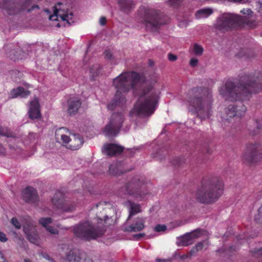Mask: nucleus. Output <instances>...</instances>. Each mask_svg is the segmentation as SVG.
I'll list each match as a JSON object with an SVG mask.
<instances>
[{
    "label": "nucleus",
    "instance_id": "1",
    "mask_svg": "<svg viewBox=\"0 0 262 262\" xmlns=\"http://www.w3.org/2000/svg\"><path fill=\"white\" fill-rule=\"evenodd\" d=\"M157 76L146 80L145 77L136 72H127L120 74L113 80L116 93L113 99L107 105V108L114 110L117 106L124 104L126 99L124 94L133 89L134 94L139 96L138 101L130 112V116H149L158 107L161 97L160 91L156 88Z\"/></svg>",
    "mask_w": 262,
    "mask_h": 262
},
{
    "label": "nucleus",
    "instance_id": "2",
    "mask_svg": "<svg viewBox=\"0 0 262 262\" xmlns=\"http://www.w3.org/2000/svg\"><path fill=\"white\" fill-rule=\"evenodd\" d=\"M262 91V72L243 73L237 81L227 80L219 88L220 94L230 101H243Z\"/></svg>",
    "mask_w": 262,
    "mask_h": 262
},
{
    "label": "nucleus",
    "instance_id": "3",
    "mask_svg": "<svg viewBox=\"0 0 262 262\" xmlns=\"http://www.w3.org/2000/svg\"><path fill=\"white\" fill-rule=\"evenodd\" d=\"M186 102L188 111L201 120L209 119L213 114L212 92L207 88L192 89L187 94Z\"/></svg>",
    "mask_w": 262,
    "mask_h": 262
},
{
    "label": "nucleus",
    "instance_id": "4",
    "mask_svg": "<svg viewBox=\"0 0 262 262\" xmlns=\"http://www.w3.org/2000/svg\"><path fill=\"white\" fill-rule=\"evenodd\" d=\"M97 210L96 221L97 227L89 221L80 222L74 226V229H97L108 228L116 223V210L113 204L110 202H101L96 205Z\"/></svg>",
    "mask_w": 262,
    "mask_h": 262
},
{
    "label": "nucleus",
    "instance_id": "5",
    "mask_svg": "<svg viewBox=\"0 0 262 262\" xmlns=\"http://www.w3.org/2000/svg\"><path fill=\"white\" fill-rule=\"evenodd\" d=\"M224 184L222 180L213 178L202 182L198 188L195 198L200 203L212 204L216 202L222 195Z\"/></svg>",
    "mask_w": 262,
    "mask_h": 262
},
{
    "label": "nucleus",
    "instance_id": "6",
    "mask_svg": "<svg viewBox=\"0 0 262 262\" xmlns=\"http://www.w3.org/2000/svg\"><path fill=\"white\" fill-rule=\"evenodd\" d=\"M120 191L139 201L146 198L149 193L146 189L144 180L139 176L134 177L125 183L121 188Z\"/></svg>",
    "mask_w": 262,
    "mask_h": 262
},
{
    "label": "nucleus",
    "instance_id": "7",
    "mask_svg": "<svg viewBox=\"0 0 262 262\" xmlns=\"http://www.w3.org/2000/svg\"><path fill=\"white\" fill-rule=\"evenodd\" d=\"M251 24L247 16H240L232 13H224L216 19L215 28L222 31H227L236 27H244Z\"/></svg>",
    "mask_w": 262,
    "mask_h": 262
},
{
    "label": "nucleus",
    "instance_id": "8",
    "mask_svg": "<svg viewBox=\"0 0 262 262\" xmlns=\"http://www.w3.org/2000/svg\"><path fill=\"white\" fill-rule=\"evenodd\" d=\"M143 23L147 30L155 32L160 26L166 24L165 15L159 10L146 7L141 8Z\"/></svg>",
    "mask_w": 262,
    "mask_h": 262
},
{
    "label": "nucleus",
    "instance_id": "9",
    "mask_svg": "<svg viewBox=\"0 0 262 262\" xmlns=\"http://www.w3.org/2000/svg\"><path fill=\"white\" fill-rule=\"evenodd\" d=\"M29 5L30 2L28 0L19 2H15L13 0H3L0 3V8L6 10L10 15L16 14L25 10L29 12L35 8H39L38 5H34L30 9Z\"/></svg>",
    "mask_w": 262,
    "mask_h": 262
},
{
    "label": "nucleus",
    "instance_id": "10",
    "mask_svg": "<svg viewBox=\"0 0 262 262\" xmlns=\"http://www.w3.org/2000/svg\"><path fill=\"white\" fill-rule=\"evenodd\" d=\"M124 121L123 113H114L111 116L109 122L103 129L104 134L108 137L116 136L122 126Z\"/></svg>",
    "mask_w": 262,
    "mask_h": 262
},
{
    "label": "nucleus",
    "instance_id": "11",
    "mask_svg": "<svg viewBox=\"0 0 262 262\" xmlns=\"http://www.w3.org/2000/svg\"><path fill=\"white\" fill-rule=\"evenodd\" d=\"M62 4L58 3L54 7V14L49 17L51 20H58L59 18L66 21L69 25L74 23L73 20V14L71 11L68 9L61 8Z\"/></svg>",
    "mask_w": 262,
    "mask_h": 262
},
{
    "label": "nucleus",
    "instance_id": "12",
    "mask_svg": "<svg viewBox=\"0 0 262 262\" xmlns=\"http://www.w3.org/2000/svg\"><path fill=\"white\" fill-rule=\"evenodd\" d=\"M246 110L247 107L241 101L238 102L236 105H229L225 109L226 116L223 117V119L229 121L234 117L240 118L245 114Z\"/></svg>",
    "mask_w": 262,
    "mask_h": 262
},
{
    "label": "nucleus",
    "instance_id": "13",
    "mask_svg": "<svg viewBox=\"0 0 262 262\" xmlns=\"http://www.w3.org/2000/svg\"><path fill=\"white\" fill-rule=\"evenodd\" d=\"M245 159L250 162H256L262 160V145L251 144L247 148Z\"/></svg>",
    "mask_w": 262,
    "mask_h": 262
},
{
    "label": "nucleus",
    "instance_id": "14",
    "mask_svg": "<svg viewBox=\"0 0 262 262\" xmlns=\"http://www.w3.org/2000/svg\"><path fill=\"white\" fill-rule=\"evenodd\" d=\"M52 202L56 208L61 209L63 211L71 212L75 208V205L70 204L64 201L63 194L60 191H57L55 193L52 199Z\"/></svg>",
    "mask_w": 262,
    "mask_h": 262
},
{
    "label": "nucleus",
    "instance_id": "15",
    "mask_svg": "<svg viewBox=\"0 0 262 262\" xmlns=\"http://www.w3.org/2000/svg\"><path fill=\"white\" fill-rule=\"evenodd\" d=\"M104 230H74V233L79 238L90 241L102 236Z\"/></svg>",
    "mask_w": 262,
    "mask_h": 262
},
{
    "label": "nucleus",
    "instance_id": "16",
    "mask_svg": "<svg viewBox=\"0 0 262 262\" xmlns=\"http://www.w3.org/2000/svg\"><path fill=\"white\" fill-rule=\"evenodd\" d=\"M201 230H192L184 235L178 237L177 244L179 246H187L191 245L194 238H198L201 235Z\"/></svg>",
    "mask_w": 262,
    "mask_h": 262
},
{
    "label": "nucleus",
    "instance_id": "17",
    "mask_svg": "<svg viewBox=\"0 0 262 262\" xmlns=\"http://www.w3.org/2000/svg\"><path fill=\"white\" fill-rule=\"evenodd\" d=\"M11 223L17 229H19L21 227H23V229H28L29 228L35 227V223L28 216L21 217L19 219L13 217Z\"/></svg>",
    "mask_w": 262,
    "mask_h": 262
},
{
    "label": "nucleus",
    "instance_id": "18",
    "mask_svg": "<svg viewBox=\"0 0 262 262\" xmlns=\"http://www.w3.org/2000/svg\"><path fill=\"white\" fill-rule=\"evenodd\" d=\"M6 55L11 60L16 61L21 59L25 56V53L21 51L18 46L12 44L8 45L5 47Z\"/></svg>",
    "mask_w": 262,
    "mask_h": 262
},
{
    "label": "nucleus",
    "instance_id": "19",
    "mask_svg": "<svg viewBox=\"0 0 262 262\" xmlns=\"http://www.w3.org/2000/svg\"><path fill=\"white\" fill-rule=\"evenodd\" d=\"M83 257V252L79 250L72 248L65 253L62 257V262H80Z\"/></svg>",
    "mask_w": 262,
    "mask_h": 262
},
{
    "label": "nucleus",
    "instance_id": "20",
    "mask_svg": "<svg viewBox=\"0 0 262 262\" xmlns=\"http://www.w3.org/2000/svg\"><path fill=\"white\" fill-rule=\"evenodd\" d=\"M23 199L29 203L35 204L38 200L37 191L32 187H27L23 191Z\"/></svg>",
    "mask_w": 262,
    "mask_h": 262
},
{
    "label": "nucleus",
    "instance_id": "21",
    "mask_svg": "<svg viewBox=\"0 0 262 262\" xmlns=\"http://www.w3.org/2000/svg\"><path fill=\"white\" fill-rule=\"evenodd\" d=\"M69 130L64 127H61L57 129L55 132V138L56 141L62 144L69 145L71 137Z\"/></svg>",
    "mask_w": 262,
    "mask_h": 262
},
{
    "label": "nucleus",
    "instance_id": "22",
    "mask_svg": "<svg viewBox=\"0 0 262 262\" xmlns=\"http://www.w3.org/2000/svg\"><path fill=\"white\" fill-rule=\"evenodd\" d=\"M81 105L80 100L77 97L70 98L67 102V112L70 115L77 113Z\"/></svg>",
    "mask_w": 262,
    "mask_h": 262
},
{
    "label": "nucleus",
    "instance_id": "23",
    "mask_svg": "<svg viewBox=\"0 0 262 262\" xmlns=\"http://www.w3.org/2000/svg\"><path fill=\"white\" fill-rule=\"evenodd\" d=\"M119 9L125 14H128L135 8V4L133 0H116Z\"/></svg>",
    "mask_w": 262,
    "mask_h": 262
},
{
    "label": "nucleus",
    "instance_id": "24",
    "mask_svg": "<svg viewBox=\"0 0 262 262\" xmlns=\"http://www.w3.org/2000/svg\"><path fill=\"white\" fill-rule=\"evenodd\" d=\"M122 150V147L114 144L106 145L102 149L103 153L109 156H113L119 154Z\"/></svg>",
    "mask_w": 262,
    "mask_h": 262
},
{
    "label": "nucleus",
    "instance_id": "25",
    "mask_svg": "<svg viewBox=\"0 0 262 262\" xmlns=\"http://www.w3.org/2000/svg\"><path fill=\"white\" fill-rule=\"evenodd\" d=\"M83 138L79 134H72L68 148L71 150L78 149L83 143Z\"/></svg>",
    "mask_w": 262,
    "mask_h": 262
},
{
    "label": "nucleus",
    "instance_id": "26",
    "mask_svg": "<svg viewBox=\"0 0 262 262\" xmlns=\"http://www.w3.org/2000/svg\"><path fill=\"white\" fill-rule=\"evenodd\" d=\"M29 115L31 119H37L40 116L39 104L36 99H34L30 102Z\"/></svg>",
    "mask_w": 262,
    "mask_h": 262
},
{
    "label": "nucleus",
    "instance_id": "27",
    "mask_svg": "<svg viewBox=\"0 0 262 262\" xmlns=\"http://www.w3.org/2000/svg\"><path fill=\"white\" fill-rule=\"evenodd\" d=\"M186 220H175L170 222L168 224V226L166 225L165 224L164 225H157L154 228V229L159 230V229H167V228H168L169 229H173V228H180L183 225L187 223Z\"/></svg>",
    "mask_w": 262,
    "mask_h": 262
},
{
    "label": "nucleus",
    "instance_id": "28",
    "mask_svg": "<svg viewBox=\"0 0 262 262\" xmlns=\"http://www.w3.org/2000/svg\"><path fill=\"white\" fill-rule=\"evenodd\" d=\"M123 168V165L120 162H115L112 163L109 167L110 173L113 176H119L123 172H126Z\"/></svg>",
    "mask_w": 262,
    "mask_h": 262
},
{
    "label": "nucleus",
    "instance_id": "29",
    "mask_svg": "<svg viewBox=\"0 0 262 262\" xmlns=\"http://www.w3.org/2000/svg\"><path fill=\"white\" fill-rule=\"evenodd\" d=\"M125 205L128 207L129 214L128 219L132 216L141 212V207L138 204L135 203L131 201H128L125 203Z\"/></svg>",
    "mask_w": 262,
    "mask_h": 262
},
{
    "label": "nucleus",
    "instance_id": "30",
    "mask_svg": "<svg viewBox=\"0 0 262 262\" xmlns=\"http://www.w3.org/2000/svg\"><path fill=\"white\" fill-rule=\"evenodd\" d=\"M30 93L29 91L26 90L24 88L18 87L16 89L12 90L10 92V98H14L18 96L25 98L28 96Z\"/></svg>",
    "mask_w": 262,
    "mask_h": 262
},
{
    "label": "nucleus",
    "instance_id": "31",
    "mask_svg": "<svg viewBox=\"0 0 262 262\" xmlns=\"http://www.w3.org/2000/svg\"><path fill=\"white\" fill-rule=\"evenodd\" d=\"M28 239L32 243L38 245L39 243V236L36 230H24Z\"/></svg>",
    "mask_w": 262,
    "mask_h": 262
},
{
    "label": "nucleus",
    "instance_id": "32",
    "mask_svg": "<svg viewBox=\"0 0 262 262\" xmlns=\"http://www.w3.org/2000/svg\"><path fill=\"white\" fill-rule=\"evenodd\" d=\"M145 219L137 218L130 226V229H143V228L147 227L145 225Z\"/></svg>",
    "mask_w": 262,
    "mask_h": 262
},
{
    "label": "nucleus",
    "instance_id": "33",
    "mask_svg": "<svg viewBox=\"0 0 262 262\" xmlns=\"http://www.w3.org/2000/svg\"><path fill=\"white\" fill-rule=\"evenodd\" d=\"M213 13L212 9L210 8H203L198 10L196 13V17L198 18H206Z\"/></svg>",
    "mask_w": 262,
    "mask_h": 262
},
{
    "label": "nucleus",
    "instance_id": "34",
    "mask_svg": "<svg viewBox=\"0 0 262 262\" xmlns=\"http://www.w3.org/2000/svg\"><path fill=\"white\" fill-rule=\"evenodd\" d=\"M261 128L262 124L257 121H254L252 125H249L248 127L249 132L252 135L257 134Z\"/></svg>",
    "mask_w": 262,
    "mask_h": 262
},
{
    "label": "nucleus",
    "instance_id": "35",
    "mask_svg": "<svg viewBox=\"0 0 262 262\" xmlns=\"http://www.w3.org/2000/svg\"><path fill=\"white\" fill-rule=\"evenodd\" d=\"M236 250V247L235 246H230L227 248L223 247L217 250H216L217 253H219L220 254H224L226 255L231 256L234 252Z\"/></svg>",
    "mask_w": 262,
    "mask_h": 262
},
{
    "label": "nucleus",
    "instance_id": "36",
    "mask_svg": "<svg viewBox=\"0 0 262 262\" xmlns=\"http://www.w3.org/2000/svg\"><path fill=\"white\" fill-rule=\"evenodd\" d=\"M205 243V242H199L194 246L189 252L190 256L195 255L197 252L203 250Z\"/></svg>",
    "mask_w": 262,
    "mask_h": 262
},
{
    "label": "nucleus",
    "instance_id": "37",
    "mask_svg": "<svg viewBox=\"0 0 262 262\" xmlns=\"http://www.w3.org/2000/svg\"><path fill=\"white\" fill-rule=\"evenodd\" d=\"M0 135L7 137H15L10 130L6 127L0 125Z\"/></svg>",
    "mask_w": 262,
    "mask_h": 262
},
{
    "label": "nucleus",
    "instance_id": "38",
    "mask_svg": "<svg viewBox=\"0 0 262 262\" xmlns=\"http://www.w3.org/2000/svg\"><path fill=\"white\" fill-rule=\"evenodd\" d=\"M90 71L92 77L94 78L99 74L100 66L99 64H95L90 68Z\"/></svg>",
    "mask_w": 262,
    "mask_h": 262
},
{
    "label": "nucleus",
    "instance_id": "39",
    "mask_svg": "<svg viewBox=\"0 0 262 262\" xmlns=\"http://www.w3.org/2000/svg\"><path fill=\"white\" fill-rule=\"evenodd\" d=\"M192 50L194 54L196 56L202 55L204 51L203 47L198 43L193 45Z\"/></svg>",
    "mask_w": 262,
    "mask_h": 262
},
{
    "label": "nucleus",
    "instance_id": "40",
    "mask_svg": "<svg viewBox=\"0 0 262 262\" xmlns=\"http://www.w3.org/2000/svg\"><path fill=\"white\" fill-rule=\"evenodd\" d=\"M256 223L262 225V204L257 210V213L254 216Z\"/></svg>",
    "mask_w": 262,
    "mask_h": 262
},
{
    "label": "nucleus",
    "instance_id": "41",
    "mask_svg": "<svg viewBox=\"0 0 262 262\" xmlns=\"http://www.w3.org/2000/svg\"><path fill=\"white\" fill-rule=\"evenodd\" d=\"M39 223L42 226V227L46 228V229H51L50 228H48V225L52 223V219L50 217L42 218L39 220Z\"/></svg>",
    "mask_w": 262,
    "mask_h": 262
},
{
    "label": "nucleus",
    "instance_id": "42",
    "mask_svg": "<svg viewBox=\"0 0 262 262\" xmlns=\"http://www.w3.org/2000/svg\"><path fill=\"white\" fill-rule=\"evenodd\" d=\"M251 254L255 257H258L262 255V248H255L250 251Z\"/></svg>",
    "mask_w": 262,
    "mask_h": 262
},
{
    "label": "nucleus",
    "instance_id": "43",
    "mask_svg": "<svg viewBox=\"0 0 262 262\" xmlns=\"http://www.w3.org/2000/svg\"><path fill=\"white\" fill-rule=\"evenodd\" d=\"M145 235L146 234L144 233L134 234L132 235V239L139 240L142 238V237H144Z\"/></svg>",
    "mask_w": 262,
    "mask_h": 262
},
{
    "label": "nucleus",
    "instance_id": "44",
    "mask_svg": "<svg viewBox=\"0 0 262 262\" xmlns=\"http://www.w3.org/2000/svg\"><path fill=\"white\" fill-rule=\"evenodd\" d=\"M105 57L106 59L112 60L113 59L112 53L110 50H105L104 52Z\"/></svg>",
    "mask_w": 262,
    "mask_h": 262
},
{
    "label": "nucleus",
    "instance_id": "45",
    "mask_svg": "<svg viewBox=\"0 0 262 262\" xmlns=\"http://www.w3.org/2000/svg\"><path fill=\"white\" fill-rule=\"evenodd\" d=\"M40 255L42 256L43 258H45V259H47L48 260H49V262H51V260H54V259H53L52 258H51L49 255L46 253V252H41L40 254Z\"/></svg>",
    "mask_w": 262,
    "mask_h": 262
},
{
    "label": "nucleus",
    "instance_id": "46",
    "mask_svg": "<svg viewBox=\"0 0 262 262\" xmlns=\"http://www.w3.org/2000/svg\"><path fill=\"white\" fill-rule=\"evenodd\" d=\"M8 238L6 237V235L0 230V241L2 242H6Z\"/></svg>",
    "mask_w": 262,
    "mask_h": 262
},
{
    "label": "nucleus",
    "instance_id": "47",
    "mask_svg": "<svg viewBox=\"0 0 262 262\" xmlns=\"http://www.w3.org/2000/svg\"><path fill=\"white\" fill-rule=\"evenodd\" d=\"M198 63V59L195 58H192L190 61V65L192 67H195L197 66Z\"/></svg>",
    "mask_w": 262,
    "mask_h": 262
},
{
    "label": "nucleus",
    "instance_id": "48",
    "mask_svg": "<svg viewBox=\"0 0 262 262\" xmlns=\"http://www.w3.org/2000/svg\"><path fill=\"white\" fill-rule=\"evenodd\" d=\"M168 58L171 61H174L177 59V56L171 53H169L168 54Z\"/></svg>",
    "mask_w": 262,
    "mask_h": 262
},
{
    "label": "nucleus",
    "instance_id": "49",
    "mask_svg": "<svg viewBox=\"0 0 262 262\" xmlns=\"http://www.w3.org/2000/svg\"><path fill=\"white\" fill-rule=\"evenodd\" d=\"M257 9L259 12L262 13V0H258L257 2Z\"/></svg>",
    "mask_w": 262,
    "mask_h": 262
},
{
    "label": "nucleus",
    "instance_id": "50",
    "mask_svg": "<svg viewBox=\"0 0 262 262\" xmlns=\"http://www.w3.org/2000/svg\"><path fill=\"white\" fill-rule=\"evenodd\" d=\"M106 21V19L105 17L102 16L99 19V24L101 26H104L105 25Z\"/></svg>",
    "mask_w": 262,
    "mask_h": 262
},
{
    "label": "nucleus",
    "instance_id": "51",
    "mask_svg": "<svg viewBox=\"0 0 262 262\" xmlns=\"http://www.w3.org/2000/svg\"><path fill=\"white\" fill-rule=\"evenodd\" d=\"M171 5L174 6H177L179 4L181 0H168Z\"/></svg>",
    "mask_w": 262,
    "mask_h": 262
},
{
    "label": "nucleus",
    "instance_id": "52",
    "mask_svg": "<svg viewBox=\"0 0 262 262\" xmlns=\"http://www.w3.org/2000/svg\"><path fill=\"white\" fill-rule=\"evenodd\" d=\"M242 13L245 14H247L248 15H250L252 13V11L249 9H244L241 11Z\"/></svg>",
    "mask_w": 262,
    "mask_h": 262
},
{
    "label": "nucleus",
    "instance_id": "53",
    "mask_svg": "<svg viewBox=\"0 0 262 262\" xmlns=\"http://www.w3.org/2000/svg\"><path fill=\"white\" fill-rule=\"evenodd\" d=\"M156 261L157 262H171V258H168L166 259L157 258Z\"/></svg>",
    "mask_w": 262,
    "mask_h": 262
},
{
    "label": "nucleus",
    "instance_id": "54",
    "mask_svg": "<svg viewBox=\"0 0 262 262\" xmlns=\"http://www.w3.org/2000/svg\"><path fill=\"white\" fill-rule=\"evenodd\" d=\"M182 160L181 158H177L176 162L173 163L174 165H181L182 164Z\"/></svg>",
    "mask_w": 262,
    "mask_h": 262
},
{
    "label": "nucleus",
    "instance_id": "55",
    "mask_svg": "<svg viewBox=\"0 0 262 262\" xmlns=\"http://www.w3.org/2000/svg\"><path fill=\"white\" fill-rule=\"evenodd\" d=\"M0 262H6V259L1 251H0Z\"/></svg>",
    "mask_w": 262,
    "mask_h": 262
},
{
    "label": "nucleus",
    "instance_id": "56",
    "mask_svg": "<svg viewBox=\"0 0 262 262\" xmlns=\"http://www.w3.org/2000/svg\"><path fill=\"white\" fill-rule=\"evenodd\" d=\"M230 2L243 3L246 2V0H227Z\"/></svg>",
    "mask_w": 262,
    "mask_h": 262
},
{
    "label": "nucleus",
    "instance_id": "57",
    "mask_svg": "<svg viewBox=\"0 0 262 262\" xmlns=\"http://www.w3.org/2000/svg\"><path fill=\"white\" fill-rule=\"evenodd\" d=\"M49 232V234L50 235L52 234H58V230H48Z\"/></svg>",
    "mask_w": 262,
    "mask_h": 262
},
{
    "label": "nucleus",
    "instance_id": "58",
    "mask_svg": "<svg viewBox=\"0 0 262 262\" xmlns=\"http://www.w3.org/2000/svg\"><path fill=\"white\" fill-rule=\"evenodd\" d=\"M180 254H178L177 253H175L172 257L171 258V261L173 259H177V258H180Z\"/></svg>",
    "mask_w": 262,
    "mask_h": 262
},
{
    "label": "nucleus",
    "instance_id": "59",
    "mask_svg": "<svg viewBox=\"0 0 262 262\" xmlns=\"http://www.w3.org/2000/svg\"><path fill=\"white\" fill-rule=\"evenodd\" d=\"M238 56H239V57H242V56H247V55H246V53H245L244 50H243V51H241L238 53Z\"/></svg>",
    "mask_w": 262,
    "mask_h": 262
},
{
    "label": "nucleus",
    "instance_id": "60",
    "mask_svg": "<svg viewBox=\"0 0 262 262\" xmlns=\"http://www.w3.org/2000/svg\"><path fill=\"white\" fill-rule=\"evenodd\" d=\"M148 64L149 67H152L154 64V62L152 60L149 59L148 60Z\"/></svg>",
    "mask_w": 262,
    "mask_h": 262
},
{
    "label": "nucleus",
    "instance_id": "61",
    "mask_svg": "<svg viewBox=\"0 0 262 262\" xmlns=\"http://www.w3.org/2000/svg\"><path fill=\"white\" fill-rule=\"evenodd\" d=\"M5 151V149L3 148V146L0 145V154H4Z\"/></svg>",
    "mask_w": 262,
    "mask_h": 262
},
{
    "label": "nucleus",
    "instance_id": "62",
    "mask_svg": "<svg viewBox=\"0 0 262 262\" xmlns=\"http://www.w3.org/2000/svg\"><path fill=\"white\" fill-rule=\"evenodd\" d=\"M187 257H188V255H186V254H184L183 255H180V258L182 260L185 259L187 258Z\"/></svg>",
    "mask_w": 262,
    "mask_h": 262
},
{
    "label": "nucleus",
    "instance_id": "63",
    "mask_svg": "<svg viewBox=\"0 0 262 262\" xmlns=\"http://www.w3.org/2000/svg\"><path fill=\"white\" fill-rule=\"evenodd\" d=\"M61 248L63 250H64V249H67L68 250H69L68 246L67 245H62L61 246Z\"/></svg>",
    "mask_w": 262,
    "mask_h": 262
},
{
    "label": "nucleus",
    "instance_id": "64",
    "mask_svg": "<svg viewBox=\"0 0 262 262\" xmlns=\"http://www.w3.org/2000/svg\"><path fill=\"white\" fill-rule=\"evenodd\" d=\"M24 262H32L31 260L29 258H25L24 259Z\"/></svg>",
    "mask_w": 262,
    "mask_h": 262
}]
</instances>
